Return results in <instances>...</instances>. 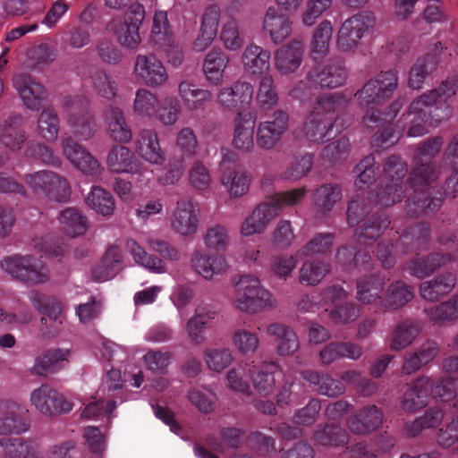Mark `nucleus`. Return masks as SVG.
<instances>
[{
  "label": "nucleus",
  "instance_id": "nucleus-1",
  "mask_svg": "<svg viewBox=\"0 0 458 458\" xmlns=\"http://www.w3.org/2000/svg\"><path fill=\"white\" fill-rule=\"evenodd\" d=\"M458 80L451 79L443 82L437 89L430 90L415 99L409 112L404 115L408 124L407 134L420 137L428 131V126H435L448 115L446 100L455 94Z\"/></svg>",
  "mask_w": 458,
  "mask_h": 458
},
{
  "label": "nucleus",
  "instance_id": "nucleus-2",
  "mask_svg": "<svg viewBox=\"0 0 458 458\" xmlns=\"http://www.w3.org/2000/svg\"><path fill=\"white\" fill-rule=\"evenodd\" d=\"M398 76L395 71L381 72L369 80L363 88L356 93L360 106L367 109L363 116V123L370 126V123H381L392 120L399 110V106L394 104L392 110L384 114V117H375L374 108L381 101L391 97L396 89Z\"/></svg>",
  "mask_w": 458,
  "mask_h": 458
},
{
  "label": "nucleus",
  "instance_id": "nucleus-3",
  "mask_svg": "<svg viewBox=\"0 0 458 458\" xmlns=\"http://www.w3.org/2000/svg\"><path fill=\"white\" fill-rule=\"evenodd\" d=\"M232 303L242 312L254 314L276 306V301L257 276L243 275L234 283Z\"/></svg>",
  "mask_w": 458,
  "mask_h": 458
},
{
  "label": "nucleus",
  "instance_id": "nucleus-4",
  "mask_svg": "<svg viewBox=\"0 0 458 458\" xmlns=\"http://www.w3.org/2000/svg\"><path fill=\"white\" fill-rule=\"evenodd\" d=\"M429 389L435 399L448 402L458 394V377L441 380L433 386L428 377L418 378L404 393L402 408L408 412H413L425 407L429 397Z\"/></svg>",
  "mask_w": 458,
  "mask_h": 458
},
{
  "label": "nucleus",
  "instance_id": "nucleus-5",
  "mask_svg": "<svg viewBox=\"0 0 458 458\" xmlns=\"http://www.w3.org/2000/svg\"><path fill=\"white\" fill-rule=\"evenodd\" d=\"M145 15V7L134 2L123 15H117L109 21L107 30L122 48L134 51L140 47L142 41L140 29Z\"/></svg>",
  "mask_w": 458,
  "mask_h": 458
},
{
  "label": "nucleus",
  "instance_id": "nucleus-6",
  "mask_svg": "<svg viewBox=\"0 0 458 458\" xmlns=\"http://www.w3.org/2000/svg\"><path fill=\"white\" fill-rule=\"evenodd\" d=\"M337 106L338 101L334 95L318 99L304 124V132L310 141L323 142L333 135L334 113Z\"/></svg>",
  "mask_w": 458,
  "mask_h": 458
},
{
  "label": "nucleus",
  "instance_id": "nucleus-7",
  "mask_svg": "<svg viewBox=\"0 0 458 458\" xmlns=\"http://www.w3.org/2000/svg\"><path fill=\"white\" fill-rule=\"evenodd\" d=\"M2 269L14 279L39 284L48 281V274L43 263L30 255H12L1 262Z\"/></svg>",
  "mask_w": 458,
  "mask_h": 458
},
{
  "label": "nucleus",
  "instance_id": "nucleus-8",
  "mask_svg": "<svg viewBox=\"0 0 458 458\" xmlns=\"http://www.w3.org/2000/svg\"><path fill=\"white\" fill-rule=\"evenodd\" d=\"M406 172V165L399 157H391L386 161L384 168L386 183L375 196L378 204L391 206L401 200L405 191L401 180Z\"/></svg>",
  "mask_w": 458,
  "mask_h": 458
},
{
  "label": "nucleus",
  "instance_id": "nucleus-9",
  "mask_svg": "<svg viewBox=\"0 0 458 458\" xmlns=\"http://www.w3.org/2000/svg\"><path fill=\"white\" fill-rule=\"evenodd\" d=\"M133 75L138 81L150 88H162L169 81V74L165 64L153 54L136 55Z\"/></svg>",
  "mask_w": 458,
  "mask_h": 458
},
{
  "label": "nucleus",
  "instance_id": "nucleus-10",
  "mask_svg": "<svg viewBox=\"0 0 458 458\" xmlns=\"http://www.w3.org/2000/svg\"><path fill=\"white\" fill-rule=\"evenodd\" d=\"M442 144V139L436 137L425 142L419 149L418 158L420 165L412 171L409 181L411 187L414 189V192L423 191L424 187L437 177L438 173L427 161L439 152Z\"/></svg>",
  "mask_w": 458,
  "mask_h": 458
},
{
  "label": "nucleus",
  "instance_id": "nucleus-11",
  "mask_svg": "<svg viewBox=\"0 0 458 458\" xmlns=\"http://www.w3.org/2000/svg\"><path fill=\"white\" fill-rule=\"evenodd\" d=\"M221 183L231 198H238L247 193L250 177L236 160L235 154L226 152L220 162Z\"/></svg>",
  "mask_w": 458,
  "mask_h": 458
},
{
  "label": "nucleus",
  "instance_id": "nucleus-12",
  "mask_svg": "<svg viewBox=\"0 0 458 458\" xmlns=\"http://www.w3.org/2000/svg\"><path fill=\"white\" fill-rule=\"evenodd\" d=\"M171 229L183 238L194 236L199 226V214L194 202L187 198L176 202L170 216Z\"/></svg>",
  "mask_w": 458,
  "mask_h": 458
},
{
  "label": "nucleus",
  "instance_id": "nucleus-13",
  "mask_svg": "<svg viewBox=\"0 0 458 458\" xmlns=\"http://www.w3.org/2000/svg\"><path fill=\"white\" fill-rule=\"evenodd\" d=\"M191 267L201 278L210 281L225 274L229 268L226 258L221 254H209L196 250L191 258Z\"/></svg>",
  "mask_w": 458,
  "mask_h": 458
},
{
  "label": "nucleus",
  "instance_id": "nucleus-14",
  "mask_svg": "<svg viewBox=\"0 0 458 458\" xmlns=\"http://www.w3.org/2000/svg\"><path fill=\"white\" fill-rule=\"evenodd\" d=\"M373 24L374 20L369 15L358 14L346 20L339 30L337 40L339 48L349 51L356 47Z\"/></svg>",
  "mask_w": 458,
  "mask_h": 458
},
{
  "label": "nucleus",
  "instance_id": "nucleus-15",
  "mask_svg": "<svg viewBox=\"0 0 458 458\" xmlns=\"http://www.w3.org/2000/svg\"><path fill=\"white\" fill-rule=\"evenodd\" d=\"M28 411L21 404L5 401L0 403V434L19 435L26 432L30 424L26 418Z\"/></svg>",
  "mask_w": 458,
  "mask_h": 458
},
{
  "label": "nucleus",
  "instance_id": "nucleus-16",
  "mask_svg": "<svg viewBox=\"0 0 458 458\" xmlns=\"http://www.w3.org/2000/svg\"><path fill=\"white\" fill-rule=\"evenodd\" d=\"M30 403L37 411L45 415H51L54 412L65 413L72 409L70 402L47 385H42L32 391Z\"/></svg>",
  "mask_w": 458,
  "mask_h": 458
},
{
  "label": "nucleus",
  "instance_id": "nucleus-17",
  "mask_svg": "<svg viewBox=\"0 0 458 458\" xmlns=\"http://www.w3.org/2000/svg\"><path fill=\"white\" fill-rule=\"evenodd\" d=\"M62 148L67 160L81 173L91 176L100 174L102 168L98 161L72 138L63 140Z\"/></svg>",
  "mask_w": 458,
  "mask_h": 458
},
{
  "label": "nucleus",
  "instance_id": "nucleus-18",
  "mask_svg": "<svg viewBox=\"0 0 458 458\" xmlns=\"http://www.w3.org/2000/svg\"><path fill=\"white\" fill-rule=\"evenodd\" d=\"M346 296V292L337 286L328 287L322 293L323 305L326 306L329 303L334 305L330 313L333 321L336 324H347L354 321L360 314L359 308L353 304L340 305Z\"/></svg>",
  "mask_w": 458,
  "mask_h": 458
},
{
  "label": "nucleus",
  "instance_id": "nucleus-19",
  "mask_svg": "<svg viewBox=\"0 0 458 458\" xmlns=\"http://www.w3.org/2000/svg\"><path fill=\"white\" fill-rule=\"evenodd\" d=\"M13 83L28 109L38 110L47 98V93L45 88L28 75L15 74Z\"/></svg>",
  "mask_w": 458,
  "mask_h": 458
},
{
  "label": "nucleus",
  "instance_id": "nucleus-20",
  "mask_svg": "<svg viewBox=\"0 0 458 458\" xmlns=\"http://www.w3.org/2000/svg\"><path fill=\"white\" fill-rule=\"evenodd\" d=\"M288 127V115L276 112L271 118L259 124L257 140L263 148H272L282 138Z\"/></svg>",
  "mask_w": 458,
  "mask_h": 458
},
{
  "label": "nucleus",
  "instance_id": "nucleus-21",
  "mask_svg": "<svg viewBox=\"0 0 458 458\" xmlns=\"http://www.w3.org/2000/svg\"><path fill=\"white\" fill-rule=\"evenodd\" d=\"M304 53L302 38H294L289 44L281 47L275 54V66L282 75L294 72L301 65Z\"/></svg>",
  "mask_w": 458,
  "mask_h": 458
},
{
  "label": "nucleus",
  "instance_id": "nucleus-22",
  "mask_svg": "<svg viewBox=\"0 0 458 458\" xmlns=\"http://www.w3.org/2000/svg\"><path fill=\"white\" fill-rule=\"evenodd\" d=\"M135 151L140 158L150 165H161L165 161V153L154 130H143L139 133Z\"/></svg>",
  "mask_w": 458,
  "mask_h": 458
},
{
  "label": "nucleus",
  "instance_id": "nucleus-23",
  "mask_svg": "<svg viewBox=\"0 0 458 458\" xmlns=\"http://www.w3.org/2000/svg\"><path fill=\"white\" fill-rule=\"evenodd\" d=\"M106 165L115 174H143V165L126 147L115 146L107 155Z\"/></svg>",
  "mask_w": 458,
  "mask_h": 458
},
{
  "label": "nucleus",
  "instance_id": "nucleus-24",
  "mask_svg": "<svg viewBox=\"0 0 458 458\" xmlns=\"http://www.w3.org/2000/svg\"><path fill=\"white\" fill-rule=\"evenodd\" d=\"M253 88L251 84L237 81L230 87H225L217 92V103L225 109H234L243 105H249L252 99Z\"/></svg>",
  "mask_w": 458,
  "mask_h": 458
},
{
  "label": "nucleus",
  "instance_id": "nucleus-25",
  "mask_svg": "<svg viewBox=\"0 0 458 458\" xmlns=\"http://www.w3.org/2000/svg\"><path fill=\"white\" fill-rule=\"evenodd\" d=\"M148 40L157 50H166L174 45V34L165 11L155 12Z\"/></svg>",
  "mask_w": 458,
  "mask_h": 458
},
{
  "label": "nucleus",
  "instance_id": "nucleus-26",
  "mask_svg": "<svg viewBox=\"0 0 458 458\" xmlns=\"http://www.w3.org/2000/svg\"><path fill=\"white\" fill-rule=\"evenodd\" d=\"M256 116L251 112L238 113L234 121L233 144L242 151L253 147Z\"/></svg>",
  "mask_w": 458,
  "mask_h": 458
},
{
  "label": "nucleus",
  "instance_id": "nucleus-27",
  "mask_svg": "<svg viewBox=\"0 0 458 458\" xmlns=\"http://www.w3.org/2000/svg\"><path fill=\"white\" fill-rule=\"evenodd\" d=\"M270 52L259 46L250 44L245 47L241 61L243 70L251 75H261L270 69Z\"/></svg>",
  "mask_w": 458,
  "mask_h": 458
},
{
  "label": "nucleus",
  "instance_id": "nucleus-28",
  "mask_svg": "<svg viewBox=\"0 0 458 458\" xmlns=\"http://www.w3.org/2000/svg\"><path fill=\"white\" fill-rule=\"evenodd\" d=\"M263 30L275 44H279L291 34L292 21L276 8H269L264 17Z\"/></svg>",
  "mask_w": 458,
  "mask_h": 458
},
{
  "label": "nucleus",
  "instance_id": "nucleus-29",
  "mask_svg": "<svg viewBox=\"0 0 458 458\" xmlns=\"http://www.w3.org/2000/svg\"><path fill=\"white\" fill-rule=\"evenodd\" d=\"M276 210L277 208L269 207L266 201L262 202L243 221L241 226V233L243 236H250L262 233L271 220L276 216Z\"/></svg>",
  "mask_w": 458,
  "mask_h": 458
},
{
  "label": "nucleus",
  "instance_id": "nucleus-30",
  "mask_svg": "<svg viewBox=\"0 0 458 458\" xmlns=\"http://www.w3.org/2000/svg\"><path fill=\"white\" fill-rule=\"evenodd\" d=\"M70 349H52L38 356L33 371L38 375H47L63 368L71 358Z\"/></svg>",
  "mask_w": 458,
  "mask_h": 458
},
{
  "label": "nucleus",
  "instance_id": "nucleus-31",
  "mask_svg": "<svg viewBox=\"0 0 458 458\" xmlns=\"http://www.w3.org/2000/svg\"><path fill=\"white\" fill-rule=\"evenodd\" d=\"M228 64L229 57L223 51L216 48L209 51L203 62V72L206 79L211 84H221Z\"/></svg>",
  "mask_w": 458,
  "mask_h": 458
},
{
  "label": "nucleus",
  "instance_id": "nucleus-32",
  "mask_svg": "<svg viewBox=\"0 0 458 458\" xmlns=\"http://www.w3.org/2000/svg\"><path fill=\"white\" fill-rule=\"evenodd\" d=\"M178 94L190 111L202 108L203 105L212 98V93L209 90L201 89L188 80H183L179 83Z\"/></svg>",
  "mask_w": 458,
  "mask_h": 458
},
{
  "label": "nucleus",
  "instance_id": "nucleus-33",
  "mask_svg": "<svg viewBox=\"0 0 458 458\" xmlns=\"http://www.w3.org/2000/svg\"><path fill=\"white\" fill-rule=\"evenodd\" d=\"M58 221L63 232L73 238L85 234L89 228L88 218L74 208H68L61 211Z\"/></svg>",
  "mask_w": 458,
  "mask_h": 458
},
{
  "label": "nucleus",
  "instance_id": "nucleus-34",
  "mask_svg": "<svg viewBox=\"0 0 458 458\" xmlns=\"http://www.w3.org/2000/svg\"><path fill=\"white\" fill-rule=\"evenodd\" d=\"M122 261L123 253L120 248L117 246L109 247L101 262L93 269V278L98 282L112 279L119 271Z\"/></svg>",
  "mask_w": 458,
  "mask_h": 458
},
{
  "label": "nucleus",
  "instance_id": "nucleus-35",
  "mask_svg": "<svg viewBox=\"0 0 458 458\" xmlns=\"http://www.w3.org/2000/svg\"><path fill=\"white\" fill-rule=\"evenodd\" d=\"M279 374L277 366L273 362L254 368L251 375L254 388L260 395H270L274 392L276 375Z\"/></svg>",
  "mask_w": 458,
  "mask_h": 458
},
{
  "label": "nucleus",
  "instance_id": "nucleus-36",
  "mask_svg": "<svg viewBox=\"0 0 458 458\" xmlns=\"http://www.w3.org/2000/svg\"><path fill=\"white\" fill-rule=\"evenodd\" d=\"M346 71L341 64L318 67L310 74V80L320 87L335 88L344 83Z\"/></svg>",
  "mask_w": 458,
  "mask_h": 458
},
{
  "label": "nucleus",
  "instance_id": "nucleus-37",
  "mask_svg": "<svg viewBox=\"0 0 458 458\" xmlns=\"http://www.w3.org/2000/svg\"><path fill=\"white\" fill-rule=\"evenodd\" d=\"M382 413L376 406H369L354 415L348 422L350 429L357 434H366L377 428L382 422Z\"/></svg>",
  "mask_w": 458,
  "mask_h": 458
},
{
  "label": "nucleus",
  "instance_id": "nucleus-38",
  "mask_svg": "<svg viewBox=\"0 0 458 458\" xmlns=\"http://www.w3.org/2000/svg\"><path fill=\"white\" fill-rule=\"evenodd\" d=\"M105 121L113 140L124 143L131 140V130L118 107L109 106L105 112Z\"/></svg>",
  "mask_w": 458,
  "mask_h": 458
},
{
  "label": "nucleus",
  "instance_id": "nucleus-39",
  "mask_svg": "<svg viewBox=\"0 0 458 458\" xmlns=\"http://www.w3.org/2000/svg\"><path fill=\"white\" fill-rule=\"evenodd\" d=\"M125 248L132 256L135 263L147 270L156 274H163L166 271L164 261L157 257L148 255L137 241L133 239L127 240Z\"/></svg>",
  "mask_w": 458,
  "mask_h": 458
},
{
  "label": "nucleus",
  "instance_id": "nucleus-40",
  "mask_svg": "<svg viewBox=\"0 0 458 458\" xmlns=\"http://www.w3.org/2000/svg\"><path fill=\"white\" fill-rule=\"evenodd\" d=\"M30 300L32 303V305L35 307V309L46 315L47 318H49L54 322L53 326V332H56L59 330V327L57 324L61 325V315L63 312V306L62 304L55 300L48 298L43 294H40L38 293H31L30 294ZM49 333H52V330L48 331Z\"/></svg>",
  "mask_w": 458,
  "mask_h": 458
},
{
  "label": "nucleus",
  "instance_id": "nucleus-41",
  "mask_svg": "<svg viewBox=\"0 0 458 458\" xmlns=\"http://www.w3.org/2000/svg\"><path fill=\"white\" fill-rule=\"evenodd\" d=\"M333 34V26L330 21H322L315 29L310 43V51L313 59L325 56L329 50Z\"/></svg>",
  "mask_w": 458,
  "mask_h": 458
},
{
  "label": "nucleus",
  "instance_id": "nucleus-42",
  "mask_svg": "<svg viewBox=\"0 0 458 458\" xmlns=\"http://www.w3.org/2000/svg\"><path fill=\"white\" fill-rule=\"evenodd\" d=\"M0 458H46L30 443L19 439L0 440Z\"/></svg>",
  "mask_w": 458,
  "mask_h": 458
},
{
  "label": "nucleus",
  "instance_id": "nucleus-43",
  "mask_svg": "<svg viewBox=\"0 0 458 458\" xmlns=\"http://www.w3.org/2000/svg\"><path fill=\"white\" fill-rule=\"evenodd\" d=\"M85 201L91 209L101 216H111L114 211L115 203L113 195L99 186L91 188Z\"/></svg>",
  "mask_w": 458,
  "mask_h": 458
},
{
  "label": "nucleus",
  "instance_id": "nucleus-44",
  "mask_svg": "<svg viewBox=\"0 0 458 458\" xmlns=\"http://www.w3.org/2000/svg\"><path fill=\"white\" fill-rule=\"evenodd\" d=\"M267 332L278 338L277 352L281 356H288L299 349V341L294 332L281 324H273L268 327Z\"/></svg>",
  "mask_w": 458,
  "mask_h": 458
},
{
  "label": "nucleus",
  "instance_id": "nucleus-45",
  "mask_svg": "<svg viewBox=\"0 0 458 458\" xmlns=\"http://www.w3.org/2000/svg\"><path fill=\"white\" fill-rule=\"evenodd\" d=\"M211 318V313L207 308L199 305L195 309L194 316L186 324V332L191 344L199 345L205 340V325Z\"/></svg>",
  "mask_w": 458,
  "mask_h": 458
},
{
  "label": "nucleus",
  "instance_id": "nucleus-46",
  "mask_svg": "<svg viewBox=\"0 0 458 458\" xmlns=\"http://www.w3.org/2000/svg\"><path fill=\"white\" fill-rule=\"evenodd\" d=\"M157 97L148 89H138L133 102V112L141 118L150 119L157 114Z\"/></svg>",
  "mask_w": 458,
  "mask_h": 458
},
{
  "label": "nucleus",
  "instance_id": "nucleus-47",
  "mask_svg": "<svg viewBox=\"0 0 458 458\" xmlns=\"http://www.w3.org/2000/svg\"><path fill=\"white\" fill-rule=\"evenodd\" d=\"M384 280L379 276L361 278L357 283V299L363 303H372L383 300L379 295L382 292Z\"/></svg>",
  "mask_w": 458,
  "mask_h": 458
},
{
  "label": "nucleus",
  "instance_id": "nucleus-48",
  "mask_svg": "<svg viewBox=\"0 0 458 458\" xmlns=\"http://www.w3.org/2000/svg\"><path fill=\"white\" fill-rule=\"evenodd\" d=\"M455 284V277L446 274L433 281L425 282L420 285V294L423 299L434 301L445 293H448Z\"/></svg>",
  "mask_w": 458,
  "mask_h": 458
},
{
  "label": "nucleus",
  "instance_id": "nucleus-49",
  "mask_svg": "<svg viewBox=\"0 0 458 458\" xmlns=\"http://www.w3.org/2000/svg\"><path fill=\"white\" fill-rule=\"evenodd\" d=\"M412 298V293L406 284L396 282L391 284L381 301V306L384 309L395 310L402 307Z\"/></svg>",
  "mask_w": 458,
  "mask_h": 458
},
{
  "label": "nucleus",
  "instance_id": "nucleus-50",
  "mask_svg": "<svg viewBox=\"0 0 458 458\" xmlns=\"http://www.w3.org/2000/svg\"><path fill=\"white\" fill-rule=\"evenodd\" d=\"M329 265L319 260L307 261L300 269L299 279L302 284L316 285L329 273Z\"/></svg>",
  "mask_w": 458,
  "mask_h": 458
},
{
  "label": "nucleus",
  "instance_id": "nucleus-51",
  "mask_svg": "<svg viewBox=\"0 0 458 458\" xmlns=\"http://www.w3.org/2000/svg\"><path fill=\"white\" fill-rule=\"evenodd\" d=\"M360 355V348L351 344H331L320 352L321 360L327 364L341 357L357 359Z\"/></svg>",
  "mask_w": 458,
  "mask_h": 458
},
{
  "label": "nucleus",
  "instance_id": "nucleus-52",
  "mask_svg": "<svg viewBox=\"0 0 458 458\" xmlns=\"http://www.w3.org/2000/svg\"><path fill=\"white\" fill-rule=\"evenodd\" d=\"M204 360L209 369L221 372L233 362V356L228 348L211 347L206 349Z\"/></svg>",
  "mask_w": 458,
  "mask_h": 458
},
{
  "label": "nucleus",
  "instance_id": "nucleus-53",
  "mask_svg": "<svg viewBox=\"0 0 458 458\" xmlns=\"http://www.w3.org/2000/svg\"><path fill=\"white\" fill-rule=\"evenodd\" d=\"M342 193L338 187L326 184L322 185L313 194V201L320 212L330 210L341 199Z\"/></svg>",
  "mask_w": 458,
  "mask_h": 458
},
{
  "label": "nucleus",
  "instance_id": "nucleus-54",
  "mask_svg": "<svg viewBox=\"0 0 458 458\" xmlns=\"http://www.w3.org/2000/svg\"><path fill=\"white\" fill-rule=\"evenodd\" d=\"M436 63L432 57L420 58L411 68L408 86L413 89L422 87L426 77L434 71Z\"/></svg>",
  "mask_w": 458,
  "mask_h": 458
},
{
  "label": "nucleus",
  "instance_id": "nucleus-55",
  "mask_svg": "<svg viewBox=\"0 0 458 458\" xmlns=\"http://www.w3.org/2000/svg\"><path fill=\"white\" fill-rule=\"evenodd\" d=\"M69 124L72 132L81 140H89L96 132V123L89 114H83L77 116L72 114L69 118Z\"/></svg>",
  "mask_w": 458,
  "mask_h": 458
},
{
  "label": "nucleus",
  "instance_id": "nucleus-56",
  "mask_svg": "<svg viewBox=\"0 0 458 458\" xmlns=\"http://www.w3.org/2000/svg\"><path fill=\"white\" fill-rule=\"evenodd\" d=\"M38 132L48 141L56 140L59 131V122L56 114L52 109H45L38 120Z\"/></svg>",
  "mask_w": 458,
  "mask_h": 458
},
{
  "label": "nucleus",
  "instance_id": "nucleus-57",
  "mask_svg": "<svg viewBox=\"0 0 458 458\" xmlns=\"http://www.w3.org/2000/svg\"><path fill=\"white\" fill-rule=\"evenodd\" d=\"M444 412L440 409H429L420 419L415 420L406 426V433L414 437L419 434L423 428H435L442 421Z\"/></svg>",
  "mask_w": 458,
  "mask_h": 458
},
{
  "label": "nucleus",
  "instance_id": "nucleus-58",
  "mask_svg": "<svg viewBox=\"0 0 458 458\" xmlns=\"http://www.w3.org/2000/svg\"><path fill=\"white\" fill-rule=\"evenodd\" d=\"M232 343L235 349L242 354L254 352L259 346L258 335L244 328H238L233 332Z\"/></svg>",
  "mask_w": 458,
  "mask_h": 458
},
{
  "label": "nucleus",
  "instance_id": "nucleus-59",
  "mask_svg": "<svg viewBox=\"0 0 458 458\" xmlns=\"http://www.w3.org/2000/svg\"><path fill=\"white\" fill-rule=\"evenodd\" d=\"M203 242L208 249L225 250L230 243V237L225 226L216 225L207 229Z\"/></svg>",
  "mask_w": 458,
  "mask_h": 458
},
{
  "label": "nucleus",
  "instance_id": "nucleus-60",
  "mask_svg": "<svg viewBox=\"0 0 458 458\" xmlns=\"http://www.w3.org/2000/svg\"><path fill=\"white\" fill-rule=\"evenodd\" d=\"M174 147L183 157H191L195 156L199 143L194 131L189 127L181 129L176 135Z\"/></svg>",
  "mask_w": 458,
  "mask_h": 458
},
{
  "label": "nucleus",
  "instance_id": "nucleus-61",
  "mask_svg": "<svg viewBox=\"0 0 458 458\" xmlns=\"http://www.w3.org/2000/svg\"><path fill=\"white\" fill-rule=\"evenodd\" d=\"M420 328L410 322L400 324L394 332L391 348L393 350H402L411 344L419 334Z\"/></svg>",
  "mask_w": 458,
  "mask_h": 458
},
{
  "label": "nucleus",
  "instance_id": "nucleus-62",
  "mask_svg": "<svg viewBox=\"0 0 458 458\" xmlns=\"http://www.w3.org/2000/svg\"><path fill=\"white\" fill-rule=\"evenodd\" d=\"M305 195V188L295 189L293 191L277 193L266 200V202L269 205V207L277 208V216L284 208L299 204L303 199Z\"/></svg>",
  "mask_w": 458,
  "mask_h": 458
},
{
  "label": "nucleus",
  "instance_id": "nucleus-63",
  "mask_svg": "<svg viewBox=\"0 0 458 458\" xmlns=\"http://www.w3.org/2000/svg\"><path fill=\"white\" fill-rule=\"evenodd\" d=\"M220 40L229 51H236L242 47V38L240 36L239 27L234 19H229L223 24Z\"/></svg>",
  "mask_w": 458,
  "mask_h": 458
},
{
  "label": "nucleus",
  "instance_id": "nucleus-64",
  "mask_svg": "<svg viewBox=\"0 0 458 458\" xmlns=\"http://www.w3.org/2000/svg\"><path fill=\"white\" fill-rule=\"evenodd\" d=\"M181 114V105L177 98H167L165 99L160 108L157 109L155 116L158 121L166 126H172L175 124L179 119Z\"/></svg>",
  "mask_w": 458,
  "mask_h": 458
}]
</instances>
